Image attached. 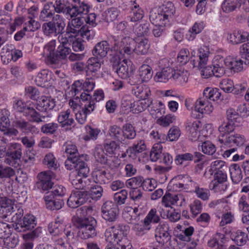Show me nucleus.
I'll return each instance as SVG.
<instances>
[{"label":"nucleus","mask_w":249,"mask_h":249,"mask_svg":"<svg viewBox=\"0 0 249 249\" xmlns=\"http://www.w3.org/2000/svg\"><path fill=\"white\" fill-rule=\"evenodd\" d=\"M248 33L243 31H234L229 36V39L233 44H237L247 40Z\"/></svg>","instance_id":"obj_31"},{"label":"nucleus","mask_w":249,"mask_h":249,"mask_svg":"<svg viewBox=\"0 0 249 249\" xmlns=\"http://www.w3.org/2000/svg\"><path fill=\"white\" fill-rule=\"evenodd\" d=\"M65 19L62 16H54L53 19L44 23L42 29L47 36H56L65 33Z\"/></svg>","instance_id":"obj_4"},{"label":"nucleus","mask_w":249,"mask_h":249,"mask_svg":"<svg viewBox=\"0 0 249 249\" xmlns=\"http://www.w3.org/2000/svg\"><path fill=\"white\" fill-rule=\"evenodd\" d=\"M162 146L160 144H155L150 152V158L152 161H157L162 155Z\"/></svg>","instance_id":"obj_57"},{"label":"nucleus","mask_w":249,"mask_h":249,"mask_svg":"<svg viewBox=\"0 0 249 249\" xmlns=\"http://www.w3.org/2000/svg\"><path fill=\"white\" fill-rule=\"evenodd\" d=\"M15 175V171L11 167L3 163L0 160V178H10Z\"/></svg>","instance_id":"obj_54"},{"label":"nucleus","mask_w":249,"mask_h":249,"mask_svg":"<svg viewBox=\"0 0 249 249\" xmlns=\"http://www.w3.org/2000/svg\"><path fill=\"white\" fill-rule=\"evenodd\" d=\"M66 190L62 185L55 186L52 191L47 192L45 195H48L53 197L62 198L66 193Z\"/></svg>","instance_id":"obj_63"},{"label":"nucleus","mask_w":249,"mask_h":249,"mask_svg":"<svg viewBox=\"0 0 249 249\" xmlns=\"http://www.w3.org/2000/svg\"><path fill=\"white\" fill-rule=\"evenodd\" d=\"M80 107L81 110L75 113L76 119L80 124H84L88 114H90L94 109L95 103L92 100L91 96L89 94L85 93H81Z\"/></svg>","instance_id":"obj_5"},{"label":"nucleus","mask_w":249,"mask_h":249,"mask_svg":"<svg viewBox=\"0 0 249 249\" xmlns=\"http://www.w3.org/2000/svg\"><path fill=\"white\" fill-rule=\"evenodd\" d=\"M135 41V53L138 55L146 54L150 48V43L148 39L144 37L137 38Z\"/></svg>","instance_id":"obj_27"},{"label":"nucleus","mask_w":249,"mask_h":249,"mask_svg":"<svg viewBox=\"0 0 249 249\" xmlns=\"http://www.w3.org/2000/svg\"><path fill=\"white\" fill-rule=\"evenodd\" d=\"M226 171L220 170L213 172L214 179L211 182L213 184V188L216 186L217 183H222L227 181V175Z\"/></svg>","instance_id":"obj_51"},{"label":"nucleus","mask_w":249,"mask_h":249,"mask_svg":"<svg viewBox=\"0 0 249 249\" xmlns=\"http://www.w3.org/2000/svg\"><path fill=\"white\" fill-rule=\"evenodd\" d=\"M171 231H169L159 235H155L157 241L160 244H165L167 246H169L175 249L174 244L177 242V239L176 238L171 239Z\"/></svg>","instance_id":"obj_32"},{"label":"nucleus","mask_w":249,"mask_h":249,"mask_svg":"<svg viewBox=\"0 0 249 249\" xmlns=\"http://www.w3.org/2000/svg\"><path fill=\"white\" fill-rule=\"evenodd\" d=\"M53 74V72L48 70H43L36 76L35 82L40 87H45L51 86Z\"/></svg>","instance_id":"obj_18"},{"label":"nucleus","mask_w":249,"mask_h":249,"mask_svg":"<svg viewBox=\"0 0 249 249\" xmlns=\"http://www.w3.org/2000/svg\"><path fill=\"white\" fill-rule=\"evenodd\" d=\"M114 43L116 47L115 54L120 58H122L125 55L129 56L135 53L136 41L130 37H125L121 41H115Z\"/></svg>","instance_id":"obj_6"},{"label":"nucleus","mask_w":249,"mask_h":249,"mask_svg":"<svg viewBox=\"0 0 249 249\" xmlns=\"http://www.w3.org/2000/svg\"><path fill=\"white\" fill-rule=\"evenodd\" d=\"M144 15V12L142 8L136 3H134L131 8V12L129 17L132 22H136L142 19Z\"/></svg>","instance_id":"obj_35"},{"label":"nucleus","mask_w":249,"mask_h":249,"mask_svg":"<svg viewBox=\"0 0 249 249\" xmlns=\"http://www.w3.org/2000/svg\"><path fill=\"white\" fill-rule=\"evenodd\" d=\"M36 225V217L31 214L25 215L22 220L19 221L16 225H13V227L17 232H25L32 231Z\"/></svg>","instance_id":"obj_15"},{"label":"nucleus","mask_w":249,"mask_h":249,"mask_svg":"<svg viewBox=\"0 0 249 249\" xmlns=\"http://www.w3.org/2000/svg\"><path fill=\"white\" fill-rule=\"evenodd\" d=\"M219 63H221L222 68L224 70V74L225 73L226 69L231 70L234 72H239L243 69V61L237 57H233L231 56H228L226 58L217 56Z\"/></svg>","instance_id":"obj_12"},{"label":"nucleus","mask_w":249,"mask_h":249,"mask_svg":"<svg viewBox=\"0 0 249 249\" xmlns=\"http://www.w3.org/2000/svg\"><path fill=\"white\" fill-rule=\"evenodd\" d=\"M210 53L209 48L206 46H203L199 49V64L202 67L206 65Z\"/></svg>","instance_id":"obj_52"},{"label":"nucleus","mask_w":249,"mask_h":249,"mask_svg":"<svg viewBox=\"0 0 249 249\" xmlns=\"http://www.w3.org/2000/svg\"><path fill=\"white\" fill-rule=\"evenodd\" d=\"M44 199L47 209L51 211L59 210L64 205V201L62 198L53 197V196L45 195Z\"/></svg>","instance_id":"obj_19"},{"label":"nucleus","mask_w":249,"mask_h":249,"mask_svg":"<svg viewBox=\"0 0 249 249\" xmlns=\"http://www.w3.org/2000/svg\"><path fill=\"white\" fill-rule=\"evenodd\" d=\"M88 192L90 195V199L97 200L102 196L103 189L101 186L95 185L91 186Z\"/></svg>","instance_id":"obj_56"},{"label":"nucleus","mask_w":249,"mask_h":249,"mask_svg":"<svg viewBox=\"0 0 249 249\" xmlns=\"http://www.w3.org/2000/svg\"><path fill=\"white\" fill-rule=\"evenodd\" d=\"M88 208L82 207L77 210V217L73 220L74 226L79 230L78 236L82 239L93 238L96 235V220L92 217H85Z\"/></svg>","instance_id":"obj_1"},{"label":"nucleus","mask_w":249,"mask_h":249,"mask_svg":"<svg viewBox=\"0 0 249 249\" xmlns=\"http://www.w3.org/2000/svg\"><path fill=\"white\" fill-rule=\"evenodd\" d=\"M240 3L238 0H225L222 4L223 12L230 13L240 7Z\"/></svg>","instance_id":"obj_47"},{"label":"nucleus","mask_w":249,"mask_h":249,"mask_svg":"<svg viewBox=\"0 0 249 249\" xmlns=\"http://www.w3.org/2000/svg\"><path fill=\"white\" fill-rule=\"evenodd\" d=\"M102 218L110 223L115 222L119 217V210L117 205L111 201H106L101 207Z\"/></svg>","instance_id":"obj_9"},{"label":"nucleus","mask_w":249,"mask_h":249,"mask_svg":"<svg viewBox=\"0 0 249 249\" xmlns=\"http://www.w3.org/2000/svg\"><path fill=\"white\" fill-rule=\"evenodd\" d=\"M71 50L70 47L58 46L56 50V57H55V64L58 63L60 60L65 59L70 54Z\"/></svg>","instance_id":"obj_48"},{"label":"nucleus","mask_w":249,"mask_h":249,"mask_svg":"<svg viewBox=\"0 0 249 249\" xmlns=\"http://www.w3.org/2000/svg\"><path fill=\"white\" fill-rule=\"evenodd\" d=\"M101 59L100 58L94 56L89 58L86 64L87 75H92L95 76L96 72L100 70L101 66Z\"/></svg>","instance_id":"obj_23"},{"label":"nucleus","mask_w":249,"mask_h":249,"mask_svg":"<svg viewBox=\"0 0 249 249\" xmlns=\"http://www.w3.org/2000/svg\"><path fill=\"white\" fill-rule=\"evenodd\" d=\"M53 10L54 8L53 2L45 3L39 15L40 20L42 21H48L50 19H53L54 16H61L59 14H54Z\"/></svg>","instance_id":"obj_25"},{"label":"nucleus","mask_w":249,"mask_h":249,"mask_svg":"<svg viewBox=\"0 0 249 249\" xmlns=\"http://www.w3.org/2000/svg\"><path fill=\"white\" fill-rule=\"evenodd\" d=\"M34 104L25 103L21 100H15L13 102V108L17 111L22 112L23 115L27 117L28 120L37 124L45 122L47 117H50L49 115L47 116L41 115L37 112L33 107Z\"/></svg>","instance_id":"obj_3"},{"label":"nucleus","mask_w":249,"mask_h":249,"mask_svg":"<svg viewBox=\"0 0 249 249\" xmlns=\"http://www.w3.org/2000/svg\"><path fill=\"white\" fill-rule=\"evenodd\" d=\"M13 50H14V46L12 44H7L3 46L0 53V56L4 64L9 63L13 59L12 54Z\"/></svg>","instance_id":"obj_34"},{"label":"nucleus","mask_w":249,"mask_h":249,"mask_svg":"<svg viewBox=\"0 0 249 249\" xmlns=\"http://www.w3.org/2000/svg\"><path fill=\"white\" fill-rule=\"evenodd\" d=\"M56 40H52L44 47V53L49 58L51 62L55 64V57H56Z\"/></svg>","instance_id":"obj_38"},{"label":"nucleus","mask_w":249,"mask_h":249,"mask_svg":"<svg viewBox=\"0 0 249 249\" xmlns=\"http://www.w3.org/2000/svg\"><path fill=\"white\" fill-rule=\"evenodd\" d=\"M120 14V11L117 8H109L105 11L106 18L107 22L113 21L118 18Z\"/></svg>","instance_id":"obj_58"},{"label":"nucleus","mask_w":249,"mask_h":249,"mask_svg":"<svg viewBox=\"0 0 249 249\" xmlns=\"http://www.w3.org/2000/svg\"><path fill=\"white\" fill-rule=\"evenodd\" d=\"M113 234H112L109 230H107L105 232L106 240L108 243H116L117 249H132L130 241L127 238L121 237L116 231H113Z\"/></svg>","instance_id":"obj_10"},{"label":"nucleus","mask_w":249,"mask_h":249,"mask_svg":"<svg viewBox=\"0 0 249 249\" xmlns=\"http://www.w3.org/2000/svg\"><path fill=\"white\" fill-rule=\"evenodd\" d=\"M174 72V71L171 68H164L161 71L157 72L154 76V79L157 82L165 83L170 78H173Z\"/></svg>","instance_id":"obj_29"},{"label":"nucleus","mask_w":249,"mask_h":249,"mask_svg":"<svg viewBox=\"0 0 249 249\" xmlns=\"http://www.w3.org/2000/svg\"><path fill=\"white\" fill-rule=\"evenodd\" d=\"M93 156L97 162L103 164L107 163V156L105 153L104 148L101 145H97L95 147Z\"/></svg>","instance_id":"obj_43"},{"label":"nucleus","mask_w":249,"mask_h":249,"mask_svg":"<svg viewBox=\"0 0 249 249\" xmlns=\"http://www.w3.org/2000/svg\"><path fill=\"white\" fill-rule=\"evenodd\" d=\"M189 75V73L187 71H174L173 79L178 80L181 84H183L187 82Z\"/></svg>","instance_id":"obj_55"},{"label":"nucleus","mask_w":249,"mask_h":249,"mask_svg":"<svg viewBox=\"0 0 249 249\" xmlns=\"http://www.w3.org/2000/svg\"><path fill=\"white\" fill-rule=\"evenodd\" d=\"M22 156L21 145L19 143H10L8 146V154L4 163L11 166H14L18 160H20Z\"/></svg>","instance_id":"obj_14"},{"label":"nucleus","mask_w":249,"mask_h":249,"mask_svg":"<svg viewBox=\"0 0 249 249\" xmlns=\"http://www.w3.org/2000/svg\"><path fill=\"white\" fill-rule=\"evenodd\" d=\"M204 27V24L203 22L195 23L186 34V38L189 41L193 40L195 38L196 36L200 33L203 30Z\"/></svg>","instance_id":"obj_44"},{"label":"nucleus","mask_w":249,"mask_h":249,"mask_svg":"<svg viewBox=\"0 0 249 249\" xmlns=\"http://www.w3.org/2000/svg\"><path fill=\"white\" fill-rule=\"evenodd\" d=\"M123 127L117 125H111L108 130L109 136L114 140L124 143Z\"/></svg>","instance_id":"obj_36"},{"label":"nucleus","mask_w":249,"mask_h":249,"mask_svg":"<svg viewBox=\"0 0 249 249\" xmlns=\"http://www.w3.org/2000/svg\"><path fill=\"white\" fill-rule=\"evenodd\" d=\"M194 232V228L192 226H190L182 230L181 233L178 234L177 237L181 241L190 242L191 241V236Z\"/></svg>","instance_id":"obj_60"},{"label":"nucleus","mask_w":249,"mask_h":249,"mask_svg":"<svg viewBox=\"0 0 249 249\" xmlns=\"http://www.w3.org/2000/svg\"><path fill=\"white\" fill-rule=\"evenodd\" d=\"M144 219L145 220L146 225H148L150 226H151V223H158L160 220V216L157 214V210L155 209H151Z\"/></svg>","instance_id":"obj_53"},{"label":"nucleus","mask_w":249,"mask_h":249,"mask_svg":"<svg viewBox=\"0 0 249 249\" xmlns=\"http://www.w3.org/2000/svg\"><path fill=\"white\" fill-rule=\"evenodd\" d=\"M115 48L116 47L115 46V43L110 47L107 41H101L95 45L92 51V53L93 56H97L100 59L104 58L108 54L107 57L110 62L112 56L115 57L117 55L115 54Z\"/></svg>","instance_id":"obj_8"},{"label":"nucleus","mask_w":249,"mask_h":249,"mask_svg":"<svg viewBox=\"0 0 249 249\" xmlns=\"http://www.w3.org/2000/svg\"><path fill=\"white\" fill-rule=\"evenodd\" d=\"M227 117L228 121L234 124L235 123H240L242 121V118L239 113L233 108H229L227 110Z\"/></svg>","instance_id":"obj_59"},{"label":"nucleus","mask_w":249,"mask_h":249,"mask_svg":"<svg viewBox=\"0 0 249 249\" xmlns=\"http://www.w3.org/2000/svg\"><path fill=\"white\" fill-rule=\"evenodd\" d=\"M17 209V204H12L0 208V217L5 222H11L12 220L11 215L13 213V209Z\"/></svg>","instance_id":"obj_42"},{"label":"nucleus","mask_w":249,"mask_h":249,"mask_svg":"<svg viewBox=\"0 0 249 249\" xmlns=\"http://www.w3.org/2000/svg\"><path fill=\"white\" fill-rule=\"evenodd\" d=\"M149 23L137 24L134 29L135 34L138 37H144L148 35L149 33Z\"/></svg>","instance_id":"obj_50"},{"label":"nucleus","mask_w":249,"mask_h":249,"mask_svg":"<svg viewBox=\"0 0 249 249\" xmlns=\"http://www.w3.org/2000/svg\"><path fill=\"white\" fill-rule=\"evenodd\" d=\"M71 18V20L68 24L66 28L67 33V34L77 35L85 27L83 26L85 19L84 17L79 16L74 17Z\"/></svg>","instance_id":"obj_17"},{"label":"nucleus","mask_w":249,"mask_h":249,"mask_svg":"<svg viewBox=\"0 0 249 249\" xmlns=\"http://www.w3.org/2000/svg\"><path fill=\"white\" fill-rule=\"evenodd\" d=\"M229 169L232 182L236 184L239 182L243 177L239 165L237 164H232L229 168Z\"/></svg>","instance_id":"obj_40"},{"label":"nucleus","mask_w":249,"mask_h":249,"mask_svg":"<svg viewBox=\"0 0 249 249\" xmlns=\"http://www.w3.org/2000/svg\"><path fill=\"white\" fill-rule=\"evenodd\" d=\"M200 122L198 120L192 122L187 120L186 123V129L189 132V137L192 141H195L199 136L198 130L200 126Z\"/></svg>","instance_id":"obj_26"},{"label":"nucleus","mask_w":249,"mask_h":249,"mask_svg":"<svg viewBox=\"0 0 249 249\" xmlns=\"http://www.w3.org/2000/svg\"><path fill=\"white\" fill-rule=\"evenodd\" d=\"M221 64V63L219 62L217 56L213 61V65L208 66L204 65L200 67L198 64V67L201 71L202 76L204 78H208L212 75L220 77L224 74V70L222 68Z\"/></svg>","instance_id":"obj_11"},{"label":"nucleus","mask_w":249,"mask_h":249,"mask_svg":"<svg viewBox=\"0 0 249 249\" xmlns=\"http://www.w3.org/2000/svg\"><path fill=\"white\" fill-rule=\"evenodd\" d=\"M123 132L124 143L126 140L134 139L136 136L135 127L130 123H126L123 125Z\"/></svg>","instance_id":"obj_39"},{"label":"nucleus","mask_w":249,"mask_h":249,"mask_svg":"<svg viewBox=\"0 0 249 249\" xmlns=\"http://www.w3.org/2000/svg\"><path fill=\"white\" fill-rule=\"evenodd\" d=\"M139 74L143 82H148L152 77V68L148 65H142L139 70Z\"/></svg>","instance_id":"obj_45"},{"label":"nucleus","mask_w":249,"mask_h":249,"mask_svg":"<svg viewBox=\"0 0 249 249\" xmlns=\"http://www.w3.org/2000/svg\"><path fill=\"white\" fill-rule=\"evenodd\" d=\"M179 200V196L174 193L166 192L162 198L161 204L165 207L172 208V205H178Z\"/></svg>","instance_id":"obj_30"},{"label":"nucleus","mask_w":249,"mask_h":249,"mask_svg":"<svg viewBox=\"0 0 249 249\" xmlns=\"http://www.w3.org/2000/svg\"><path fill=\"white\" fill-rule=\"evenodd\" d=\"M55 106L53 99L47 96H42L37 101L36 109L40 112H46L53 109Z\"/></svg>","instance_id":"obj_24"},{"label":"nucleus","mask_w":249,"mask_h":249,"mask_svg":"<svg viewBox=\"0 0 249 249\" xmlns=\"http://www.w3.org/2000/svg\"><path fill=\"white\" fill-rule=\"evenodd\" d=\"M211 169L209 170L211 175H213V172L220 170H227L228 168L225 164V162L221 160H217L211 163Z\"/></svg>","instance_id":"obj_61"},{"label":"nucleus","mask_w":249,"mask_h":249,"mask_svg":"<svg viewBox=\"0 0 249 249\" xmlns=\"http://www.w3.org/2000/svg\"><path fill=\"white\" fill-rule=\"evenodd\" d=\"M132 92L140 99H146L149 96L150 91L148 88H143L142 85H139L132 89Z\"/></svg>","instance_id":"obj_46"},{"label":"nucleus","mask_w":249,"mask_h":249,"mask_svg":"<svg viewBox=\"0 0 249 249\" xmlns=\"http://www.w3.org/2000/svg\"><path fill=\"white\" fill-rule=\"evenodd\" d=\"M121 58L118 56H112L110 58V63L112 67L113 71L117 73L118 76L122 79H126L130 75L132 71L131 68H129L125 63V64H122L121 62ZM125 59L123 60L125 62Z\"/></svg>","instance_id":"obj_13"},{"label":"nucleus","mask_w":249,"mask_h":249,"mask_svg":"<svg viewBox=\"0 0 249 249\" xmlns=\"http://www.w3.org/2000/svg\"><path fill=\"white\" fill-rule=\"evenodd\" d=\"M86 156L83 155L78 156L75 169L77 175L83 178H87L89 173V168L86 161Z\"/></svg>","instance_id":"obj_20"},{"label":"nucleus","mask_w":249,"mask_h":249,"mask_svg":"<svg viewBox=\"0 0 249 249\" xmlns=\"http://www.w3.org/2000/svg\"><path fill=\"white\" fill-rule=\"evenodd\" d=\"M149 19L151 23L155 25L165 26L167 23L164 19L162 14L160 13L159 8L156 11L152 10L149 13Z\"/></svg>","instance_id":"obj_33"},{"label":"nucleus","mask_w":249,"mask_h":249,"mask_svg":"<svg viewBox=\"0 0 249 249\" xmlns=\"http://www.w3.org/2000/svg\"><path fill=\"white\" fill-rule=\"evenodd\" d=\"M152 104V101L146 99H140L131 104L132 110L134 113L141 112L149 107Z\"/></svg>","instance_id":"obj_41"},{"label":"nucleus","mask_w":249,"mask_h":249,"mask_svg":"<svg viewBox=\"0 0 249 249\" xmlns=\"http://www.w3.org/2000/svg\"><path fill=\"white\" fill-rule=\"evenodd\" d=\"M74 4H71V6L70 17L72 18L77 16L84 17L89 12L90 7L84 1L79 0H72Z\"/></svg>","instance_id":"obj_16"},{"label":"nucleus","mask_w":249,"mask_h":249,"mask_svg":"<svg viewBox=\"0 0 249 249\" xmlns=\"http://www.w3.org/2000/svg\"><path fill=\"white\" fill-rule=\"evenodd\" d=\"M42 232V228L37 227L34 230L31 231L25 234H23L22 238L25 241H32L37 238Z\"/></svg>","instance_id":"obj_64"},{"label":"nucleus","mask_w":249,"mask_h":249,"mask_svg":"<svg viewBox=\"0 0 249 249\" xmlns=\"http://www.w3.org/2000/svg\"><path fill=\"white\" fill-rule=\"evenodd\" d=\"M87 202H90L89 192L83 188L72 191L67 200V205L71 208H76Z\"/></svg>","instance_id":"obj_7"},{"label":"nucleus","mask_w":249,"mask_h":249,"mask_svg":"<svg viewBox=\"0 0 249 249\" xmlns=\"http://www.w3.org/2000/svg\"><path fill=\"white\" fill-rule=\"evenodd\" d=\"M70 34L66 33L65 34H60L58 35V41L59 43V45L58 46L61 47H70L71 46L72 40L71 39L73 38V36H70Z\"/></svg>","instance_id":"obj_62"},{"label":"nucleus","mask_w":249,"mask_h":249,"mask_svg":"<svg viewBox=\"0 0 249 249\" xmlns=\"http://www.w3.org/2000/svg\"><path fill=\"white\" fill-rule=\"evenodd\" d=\"M71 111L69 109L61 111L59 113L57 117L58 122L62 126H70L72 125L74 120L70 115Z\"/></svg>","instance_id":"obj_37"},{"label":"nucleus","mask_w":249,"mask_h":249,"mask_svg":"<svg viewBox=\"0 0 249 249\" xmlns=\"http://www.w3.org/2000/svg\"><path fill=\"white\" fill-rule=\"evenodd\" d=\"M38 181L36 186L38 189L43 191H47L52 189L53 183L52 181L51 176L46 172H41L37 175Z\"/></svg>","instance_id":"obj_21"},{"label":"nucleus","mask_w":249,"mask_h":249,"mask_svg":"<svg viewBox=\"0 0 249 249\" xmlns=\"http://www.w3.org/2000/svg\"><path fill=\"white\" fill-rule=\"evenodd\" d=\"M158 8L160 10V13L162 14L164 19L168 24L170 20L173 18L176 11L173 3L171 1H168L163 4Z\"/></svg>","instance_id":"obj_22"},{"label":"nucleus","mask_w":249,"mask_h":249,"mask_svg":"<svg viewBox=\"0 0 249 249\" xmlns=\"http://www.w3.org/2000/svg\"><path fill=\"white\" fill-rule=\"evenodd\" d=\"M249 240L247 233L241 230H237L235 233L233 241L238 246L245 245Z\"/></svg>","instance_id":"obj_49"},{"label":"nucleus","mask_w":249,"mask_h":249,"mask_svg":"<svg viewBox=\"0 0 249 249\" xmlns=\"http://www.w3.org/2000/svg\"><path fill=\"white\" fill-rule=\"evenodd\" d=\"M234 129V124L228 121L223 123L218 128L220 132L219 141L227 146H237L242 145L245 139L244 136L240 134H231Z\"/></svg>","instance_id":"obj_2"},{"label":"nucleus","mask_w":249,"mask_h":249,"mask_svg":"<svg viewBox=\"0 0 249 249\" xmlns=\"http://www.w3.org/2000/svg\"><path fill=\"white\" fill-rule=\"evenodd\" d=\"M194 110L201 114H209L213 111V107L209 101L200 98L196 101Z\"/></svg>","instance_id":"obj_28"}]
</instances>
